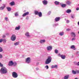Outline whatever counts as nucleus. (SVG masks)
<instances>
[{
  "label": "nucleus",
  "instance_id": "nucleus-1",
  "mask_svg": "<svg viewBox=\"0 0 79 79\" xmlns=\"http://www.w3.org/2000/svg\"><path fill=\"white\" fill-rule=\"evenodd\" d=\"M0 73L1 74H6L8 73V70L5 67H2L0 70Z\"/></svg>",
  "mask_w": 79,
  "mask_h": 79
},
{
  "label": "nucleus",
  "instance_id": "nucleus-2",
  "mask_svg": "<svg viewBox=\"0 0 79 79\" xmlns=\"http://www.w3.org/2000/svg\"><path fill=\"white\" fill-rule=\"evenodd\" d=\"M52 61V57L50 56H49L48 57V58L45 61V64H49L50 63H51Z\"/></svg>",
  "mask_w": 79,
  "mask_h": 79
},
{
  "label": "nucleus",
  "instance_id": "nucleus-3",
  "mask_svg": "<svg viewBox=\"0 0 79 79\" xmlns=\"http://www.w3.org/2000/svg\"><path fill=\"white\" fill-rule=\"evenodd\" d=\"M16 35L15 34H12L10 37V40L12 41H15L16 40Z\"/></svg>",
  "mask_w": 79,
  "mask_h": 79
},
{
  "label": "nucleus",
  "instance_id": "nucleus-4",
  "mask_svg": "<svg viewBox=\"0 0 79 79\" xmlns=\"http://www.w3.org/2000/svg\"><path fill=\"white\" fill-rule=\"evenodd\" d=\"M12 76L14 78H16V77H18V74L15 72H13Z\"/></svg>",
  "mask_w": 79,
  "mask_h": 79
},
{
  "label": "nucleus",
  "instance_id": "nucleus-5",
  "mask_svg": "<svg viewBox=\"0 0 79 79\" xmlns=\"http://www.w3.org/2000/svg\"><path fill=\"white\" fill-rule=\"evenodd\" d=\"M26 62L27 63H31V58L28 57L26 59Z\"/></svg>",
  "mask_w": 79,
  "mask_h": 79
},
{
  "label": "nucleus",
  "instance_id": "nucleus-6",
  "mask_svg": "<svg viewBox=\"0 0 79 79\" xmlns=\"http://www.w3.org/2000/svg\"><path fill=\"white\" fill-rule=\"evenodd\" d=\"M47 49L48 51H51L52 50V47L51 46H48L47 47Z\"/></svg>",
  "mask_w": 79,
  "mask_h": 79
},
{
  "label": "nucleus",
  "instance_id": "nucleus-7",
  "mask_svg": "<svg viewBox=\"0 0 79 79\" xmlns=\"http://www.w3.org/2000/svg\"><path fill=\"white\" fill-rule=\"evenodd\" d=\"M13 64H14L13 62L12 61H9V64H8V66H11L13 65Z\"/></svg>",
  "mask_w": 79,
  "mask_h": 79
},
{
  "label": "nucleus",
  "instance_id": "nucleus-8",
  "mask_svg": "<svg viewBox=\"0 0 79 79\" xmlns=\"http://www.w3.org/2000/svg\"><path fill=\"white\" fill-rule=\"evenodd\" d=\"M3 6H1L0 7V10H4V8H5V6H6V5L3 4Z\"/></svg>",
  "mask_w": 79,
  "mask_h": 79
},
{
  "label": "nucleus",
  "instance_id": "nucleus-9",
  "mask_svg": "<svg viewBox=\"0 0 79 79\" xmlns=\"http://www.w3.org/2000/svg\"><path fill=\"white\" fill-rule=\"evenodd\" d=\"M65 3H66V5H71V2L69 1H65Z\"/></svg>",
  "mask_w": 79,
  "mask_h": 79
},
{
  "label": "nucleus",
  "instance_id": "nucleus-10",
  "mask_svg": "<svg viewBox=\"0 0 79 79\" xmlns=\"http://www.w3.org/2000/svg\"><path fill=\"white\" fill-rule=\"evenodd\" d=\"M60 17H57L55 19V21H56V22H58V21H60Z\"/></svg>",
  "mask_w": 79,
  "mask_h": 79
},
{
  "label": "nucleus",
  "instance_id": "nucleus-11",
  "mask_svg": "<svg viewBox=\"0 0 79 79\" xmlns=\"http://www.w3.org/2000/svg\"><path fill=\"white\" fill-rule=\"evenodd\" d=\"M42 2L43 4H44V5H46L47 4V3H48V2L45 0L43 1Z\"/></svg>",
  "mask_w": 79,
  "mask_h": 79
},
{
  "label": "nucleus",
  "instance_id": "nucleus-12",
  "mask_svg": "<svg viewBox=\"0 0 79 79\" xmlns=\"http://www.w3.org/2000/svg\"><path fill=\"white\" fill-rule=\"evenodd\" d=\"M29 14V12H26L25 13L23 14V15H22V16H23V17H24V16H26V15H28Z\"/></svg>",
  "mask_w": 79,
  "mask_h": 79
},
{
  "label": "nucleus",
  "instance_id": "nucleus-13",
  "mask_svg": "<svg viewBox=\"0 0 79 79\" xmlns=\"http://www.w3.org/2000/svg\"><path fill=\"white\" fill-rule=\"evenodd\" d=\"M69 75H65L64 76V79H69Z\"/></svg>",
  "mask_w": 79,
  "mask_h": 79
},
{
  "label": "nucleus",
  "instance_id": "nucleus-14",
  "mask_svg": "<svg viewBox=\"0 0 79 79\" xmlns=\"http://www.w3.org/2000/svg\"><path fill=\"white\" fill-rule=\"evenodd\" d=\"M61 58H62V59H63V60H64L66 58V56L64 55H61Z\"/></svg>",
  "mask_w": 79,
  "mask_h": 79
},
{
  "label": "nucleus",
  "instance_id": "nucleus-15",
  "mask_svg": "<svg viewBox=\"0 0 79 79\" xmlns=\"http://www.w3.org/2000/svg\"><path fill=\"white\" fill-rule=\"evenodd\" d=\"M40 44H44V43H45V40H40Z\"/></svg>",
  "mask_w": 79,
  "mask_h": 79
},
{
  "label": "nucleus",
  "instance_id": "nucleus-16",
  "mask_svg": "<svg viewBox=\"0 0 79 79\" xmlns=\"http://www.w3.org/2000/svg\"><path fill=\"white\" fill-rule=\"evenodd\" d=\"M58 65H52L51 67V68H57Z\"/></svg>",
  "mask_w": 79,
  "mask_h": 79
},
{
  "label": "nucleus",
  "instance_id": "nucleus-17",
  "mask_svg": "<svg viewBox=\"0 0 79 79\" xmlns=\"http://www.w3.org/2000/svg\"><path fill=\"white\" fill-rule=\"evenodd\" d=\"M66 13H71V10L70 9H68L66 11Z\"/></svg>",
  "mask_w": 79,
  "mask_h": 79
},
{
  "label": "nucleus",
  "instance_id": "nucleus-18",
  "mask_svg": "<svg viewBox=\"0 0 79 79\" xmlns=\"http://www.w3.org/2000/svg\"><path fill=\"white\" fill-rule=\"evenodd\" d=\"M70 48L72 49H73V50H76V48H75V46H74V45H73L71 46Z\"/></svg>",
  "mask_w": 79,
  "mask_h": 79
},
{
  "label": "nucleus",
  "instance_id": "nucleus-19",
  "mask_svg": "<svg viewBox=\"0 0 79 79\" xmlns=\"http://www.w3.org/2000/svg\"><path fill=\"white\" fill-rule=\"evenodd\" d=\"M20 26H19L18 27H17L15 28V30H19L20 29Z\"/></svg>",
  "mask_w": 79,
  "mask_h": 79
},
{
  "label": "nucleus",
  "instance_id": "nucleus-20",
  "mask_svg": "<svg viewBox=\"0 0 79 79\" xmlns=\"http://www.w3.org/2000/svg\"><path fill=\"white\" fill-rule=\"evenodd\" d=\"M38 15H39V17H42V12H39Z\"/></svg>",
  "mask_w": 79,
  "mask_h": 79
},
{
  "label": "nucleus",
  "instance_id": "nucleus-21",
  "mask_svg": "<svg viewBox=\"0 0 79 79\" xmlns=\"http://www.w3.org/2000/svg\"><path fill=\"white\" fill-rule=\"evenodd\" d=\"M25 35L27 36V37H29L30 36L29 35V33L28 32H27L25 33Z\"/></svg>",
  "mask_w": 79,
  "mask_h": 79
},
{
  "label": "nucleus",
  "instance_id": "nucleus-22",
  "mask_svg": "<svg viewBox=\"0 0 79 79\" xmlns=\"http://www.w3.org/2000/svg\"><path fill=\"white\" fill-rule=\"evenodd\" d=\"M10 4L11 6L15 5V2H14V1H12L10 3Z\"/></svg>",
  "mask_w": 79,
  "mask_h": 79
},
{
  "label": "nucleus",
  "instance_id": "nucleus-23",
  "mask_svg": "<svg viewBox=\"0 0 79 79\" xmlns=\"http://www.w3.org/2000/svg\"><path fill=\"white\" fill-rule=\"evenodd\" d=\"M71 34L72 35V36H73V37H76V34H75V33H74V32H72Z\"/></svg>",
  "mask_w": 79,
  "mask_h": 79
},
{
  "label": "nucleus",
  "instance_id": "nucleus-24",
  "mask_svg": "<svg viewBox=\"0 0 79 79\" xmlns=\"http://www.w3.org/2000/svg\"><path fill=\"white\" fill-rule=\"evenodd\" d=\"M54 3L56 5H59V4H60V2L56 1Z\"/></svg>",
  "mask_w": 79,
  "mask_h": 79
},
{
  "label": "nucleus",
  "instance_id": "nucleus-25",
  "mask_svg": "<svg viewBox=\"0 0 79 79\" xmlns=\"http://www.w3.org/2000/svg\"><path fill=\"white\" fill-rule=\"evenodd\" d=\"M19 42H16L14 43V45L15 46L18 45H19Z\"/></svg>",
  "mask_w": 79,
  "mask_h": 79
},
{
  "label": "nucleus",
  "instance_id": "nucleus-26",
  "mask_svg": "<svg viewBox=\"0 0 79 79\" xmlns=\"http://www.w3.org/2000/svg\"><path fill=\"white\" fill-rule=\"evenodd\" d=\"M59 35H61V36H62L64 35V32H60L59 33Z\"/></svg>",
  "mask_w": 79,
  "mask_h": 79
},
{
  "label": "nucleus",
  "instance_id": "nucleus-27",
  "mask_svg": "<svg viewBox=\"0 0 79 79\" xmlns=\"http://www.w3.org/2000/svg\"><path fill=\"white\" fill-rule=\"evenodd\" d=\"M72 74H76V72L74 70L72 71Z\"/></svg>",
  "mask_w": 79,
  "mask_h": 79
},
{
  "label": "nucleus",
  "instance_id": "nucleus-28",
  "mask_svg": "<svg viewBox=\"0 0 79 79\" xmlns=\"http://www.w3.org/2000/svg\"><path fill=\"white\" fill-rule=\"evenodd\" d=\"M61 6L63 8H64L65 7H66V4H62Z\"/></svg>",
  "mask_w": 79,
  "mask_h": 79
},
{
  "label": "nucleus",
  "instance_id": "nucleus-29",
  "mask_svg": "<svg viewBox=\"0 0 79 79\" xmlns=\"http://www.w3.org/2000/svg\"><path fill=\"white\" fill-rule=\"evenodd\" d=\"M6 8L8 11H11V9L10 7H7Z\"/></svg>",
  "mask_w": 79,
  "mask_h": 79
},
{
  "label": "nucleus",
  "instance_id": "nucleus-30",
  "mask_svg": "<svg viewBox=\"0 0 79 79\" xmlns=\"http://www.w3.org/2000/svg\"><path fill=\"white\" fill-rule=\"evenodd\" d=\"M2 41L3 42V43H4V44H6V40L5 39H3Z\"/></svg>",
  "mask_w": 79,
  "mask_h": 79
},
{
  "label": "nucleus",
  "instance_id": "nucleus-31",
  "mask_svg": "<svg viewBox=\"0 0 79 79\" xmlns=\"http://www.w3.org/2000/svg\"><path fill=\"white\" fill-rule=\"evenodd\" d=\"M54 52H55V53H56V54H57V53H58V50L57 49H55L54 50Z\"/></svg>",
  "mask_w": 79,
  "mask_h": 79
},
{
  "label": "nucleus",
  "instance_id": "nucleus-32",
  "mask_svg": "<svg viewBox=\"0 0 79 79\" xmlns=\"http://www.w3.org/2000/svg\"><path fill=\"white\" fill-rule=\"evenodd\" d=\"M35 15H38L39 12V11H35Z\"/></svg>",
  "mask_w": 79,
  "mask_h": 79
},
{
  "label": "nucleus",
  "instance_id": "nucleus-33",
  "mask_svg": "<svg viewBox=\"0 0 79 79\" xmlns=\"http://www.w3.org/2000/svg\"><path fill=\"white\" fill-rule=\"evenodd\" d=\"M15 16H18V15H19L18 12H16V13L15 14Z\"/></svg>",
  "mask_w": 79,
  "mask_h": 79
},
{
  "label": "nucleus",
  "instance_id": "nucleus-34",
  "mask_svg": "<svg viewBox=\"0 0 79 79\" xmlns=\"http://www.w3.org/2000/svg\"><path fill=\"white\" fill-rule=\"evenodd\" d=\"M5 21H8V17L5 18Z\"/></svg>",
  "mask_w": 79,
  "mask_h": 79
},
{
  "label": "nucleus",
  "instance_id": "nucleus-35",
  "mask_svg": "<svg viewBox=\"0 0 79 79\" xmlns=\"http://www.w3.org/2000/svg\"><path fill=\"white\" fill-rule=\"evenodd\" d=\"M74 15H71V18H74Z\"/></svg>",
  "mask_w": 79,
  "mask_h": 79
},
{
  "label": "nucleus",
  "instance_id": "nucleus-36",
  "mask_svg": "<svg viewBox=\"0 0 79 79\" xmlns=\"http://www.w3.org/2000/svg\"><path fill=\"white\" fill-rule=\"evenodd\" d=\"M73 63L75 65H77V62L74 61V62H73Z\"/></svg>",
  "mask_w": 79,
  "mask_h": 79
},
{
  "label": "nucleus",
  "instance_id": "nucleus-37",
  "mask_svg": "<svg viewBox=\"0 0 79 79\" xmlns=\"http://www.w3.org/2000/svg\"><path fill=\"white\" fill-rule=\"evenodd\" d=\"M3 52V49H2V48L0 47V52Z\"/></svg>",
  "mask_w": 79,
  "mask_h": 79
},
{
  "label": "nucleus",
  "instance_id": "nucleus-38",
  "mask_svg": "<svg viewBox=\"0 0 79 79\" xmlns=\"http://www.w3.org/2000/svg\"><path fill=\"white\" fill-rule=\"evenodd\" d=\"M53 26L54 27H55V26H58V23H56V24H54Z\"/></svg>",
  "mask_w": 79,
  "mask_h": 79
},
{
  "label": "nucleus",
  "instance_id": "nucleus-39",
  "mask_svg": "<svg viewBox=\"0 0 79 79\" xmlns=\"http://www.w3.org/2000/svg\"><path fill=\"white\" fill-rule=\"evenodd\" d=\"M13 64L14 66H15L17 65V64L16 62H15Z\"/></svg>",
  "mask_w": 79,
  "mask_h": 79
},
{
  "label": "nucleus",
  "instance_id": "nucleus-40",
  "mask_svg": "<svg viewBox=\"0 0 79 79\" xmlns=\"http://www.w3.org/2000/svg\"><path fill=\"white\" fill-rule=\"evenodd\" d=\"M50 14H51V11H49V12H48V15H50Z\"/></svg>",
  "mask_w": 79,
  "mask_h": 79
},
{
  "label": "nucleus",
  "instance_id": "nucleus-41",
  "mask_svg": "<svg viewBox=\"0 0 79 79\" xmlns=\"http://www.w3.org/2000/svg\"><path fill=\"white\" fill-rule=\"evenodd\" d=\"M3 58V56L1 54H0V58Z\"/></svg>",
  "mask_w": 79,
  "mask_h": 79
},
{
  "label": "nucleus",
  "instance_id": "nucleus-42",
  "mask_svg": "<svg viewBox=\"0 0 79 79\" xmlns=\"http://www.w3.org/2000/svg\"><path fill=\"white\" fill-rule=\"evenodd\" d=\"M3 42V39H0V43H1Z\"/></svg>",
  "mask_w": 79,
  "mask_h": 79
},
{
  "label": "nucleus",
  "instance_id": "nucleus-43",
  "mask_svg": "<svg viewBox=\"0 0 79 79\" xmlns=\"http://www.w3.org/2000/svg\"><path fill=\"white\" fill-rule=\"evenodd\" d=\"M45 68H46V69H48V66L46 65V66H45Z\"/></svg>",
  "mask_w": 79,
  "mask_h": 79
},
{
  "label": "nucleus",
  "instance_id": "nucleus-44",
  "mask_svg": "<svg viewBox=\"0 0 79 79\" xmlns=\"http://www.w3.org/2000/svg\"><path fill=\"white\" fill-rule=\"evenodd\" d=\"M0 66L1 67H2L3 66V65L1 63H0Z\"/></svg>",
  "mask_w": 79,
  "mask_h": 79
},
{
  "label": "nucleus",
  "instance_id": "nucleus-45",
  "mask_svg": "<svg viewBox=\"0 0 79 79\" xmlns=\"http://www.w3.org/2000/svg\"><path fill=\"white\" fill-rule=\"evenodd\" d=\"M70 21L69 20H67L66 21V23H69Z\"/></svg>",
  "mask_w": 79,
  "mask_h": 79
},
{
  "label": "nucleus",
  "instance_id": "nucleus-46",
  "mask_svg": "<svg viewBox=\"0 0 79 79\" xmlns=\"http://www.w3.org/2000/svg\"><path fill=\"white\" fill-rule=\"evenodd\" d=\"M36 71H38V70H39V68L37 67L36 68Z\"/></svg>",
  "mask_w": 79,
  "mask_h": 79
},
{
  "label": "nucleus",
  "instance_id": "nucleus-47",
  "mask_svg": "<svg viewBox=\"0 0 79 79\" xmlns=\"http://www.w3.org/2000/svg\"><path fill=\"white\" fill-rule=\"evenodd\" d=\"M75 39H76L75 38H73L72 39V40H75Z\"/></svg>",
  "mask_w": 79,
  "mask_h": 79
},
{
  "label": "nucleus",
  "instance_id": "nucleus-48",
  "mask_svg": "<svg viewBox=\"0 0 79 79\" xmlns=\"http://www.w3.org/2000/svg\"><path fill=\"white\" fill-rule=\"evenodd\" d=\"M76 73H77V74H79V70H77L76 72Z\"/></svg>",
  "mask_w": 79,
  "mask_h": 79
},
{
  "label": "nucleus",
  "instance_id": "nucleus-49",
  "mask_svg": "<svg viewBox=\"0 0 79 79\" xmlns=\"http://www.w3.org/2000/svg\"><path fill=\"white\" fill-rule=\"evenodd\" d=\"M3 38H5V37H6V36L5 35H4L2 36Z\"/></svg>",
  "mask_w": 79,
  "mask_h": 79
},
{
  "label": "nucleus",
  "instance_id": "nucleus-50",
  "mask_svg": "<svg viewBox=\"0 0 79 79\" xmlns=\"http://www.w3.org/2000/svg\"><path fill=\"white\" fill-rule=\"evenodd\" d=\"M26 19L28 20L29 19V17L27 16L26 18Z\"/></svg>",
  "mask_w": 79,
  "mask_h": 79
},
{
  "label": "nucleus",
  "instance_id": "nucleus-51",
  "mask_svg": "<svg viewBox=\"0 0 79 79\" xmlns=\"http://www.w3.org/2000/svg\"><path fill=\"white\" fill-rule=\"evenodd\" d=\"M76 10H77V11L78 10H79V7H77L76 8Z\"/></svg>",
  "mask_w": 79,
  "mask_h": 79
},
{
  "label": "nucleus",
  "instance_id": "nucleus-52",
  "mask_svg": "<svg viewBox=\"0 0 79 79\" xmlns=\"http://www.w3.org/2000/svg\"><path fill=\"white\" fill-rule=\"evenodd\" d=\"M61 54H58V56H60V57H61Z\"/></svg>",
  "mask_w": 79,
  "mask_h": 79
},
{
  "label": "nucleus",
  "instance_id": "nucleus-53",
  "mask_svg": "<svg viewBox=\"0 0 79 79\" xmlns=\"http://www.w3.org/2000/svg\"><path fill=\"white\" fill-rule=\"evenodd\" d=\"M70 29H67V31H70Z\"/></svg>",
  "mask_w": 79,
  "mask_h": 79
},
{
  "label": "nucleus",
  "instance_id": "nucleus-54",
  "mask_svg": "<svg viewBox=\"0 0 79 79\" xmlns=\"http://www.w3.org/2000/svg\"><path fill=\"white\" fill-rule=\"evenodd\" d=\"M74 79H78V78H75Z\"/></svg>",
  "mask_w": 79,
  "mask_h": 79
},
{
  "label": "nucleus",
  "instance_id": "nucleus-55",
  "mask_svg": "<svg viewBox=\"0 0 79 79\" xmlns=\"http://www.w3.org/2000/svg\"><path fill=\"white\" fill-rule=\"evenodd\" d=\"M78 25H79V22H78Z\"/></svg>",
  "mask_w": 79,
  "mask_h": 79
},
{
  "label": "nucleus",
  "instance_id": "nucleus-56",
  "mask_svg": "<svg viewBox=\"0 0 79 79\" xmlns=\"http://www.w3.org/2000/svg\"><path fill=\"white\" fill-rule=\"evenodd\" d=\"M2 0H0V2H2Z\"/></svg>",
  "mask_w": 79,
  "mask_h": 79
},
{
  "label": "nucleus",
  "instance_id": "nucleus-57",
  "mask_svg": "<svg viewBox=\"0 0 79 79\" xmlns=\"http://www.w3.org/2000/svg\"><path fill=\"white\" fill-rule=\"evenodd\" d=\"M78 33L79 34V31L78 32Z\"/></svg>",
  "mask_w": 79,
  "mask_h": 79
},
{
  "label": "nucleus",
  "instance_id": "nucleus-58",
  "mask_svg": "<svg viewBox=\"0 0 79 79\" xmlns=\"http://www.w3.org/2000/svg\"><path fill=\"white\" fill-rule=\"evenodd\" d=\"M7 35H8V34H7Z\"/></svg>",
  "mask_w": 79,
  "mask_h": 79
},
{
  "label": "nucleus",
  "instance_id": "nucleus-59",
  "mask_svg": "<svg viewBox=\"0 0 79 79\" xmlns=\"http://www.w3.org/2000/svg\"><path fill=\"white\" fill-rule=\"evenodd\" d=\"M78 5H79V4Z\"/></svg>",
  "mask_w": 79,
  "mask_h": 79
}]
</instances>
